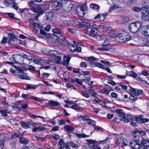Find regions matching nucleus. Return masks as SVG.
<instances>
[{"mask_svg": "<svg viewBox=\"0 0 149 149\" xmlns=\"http://www.w3.org/2000/svg\"><path fill=\"white\" fill-rule=\"evenodd\" d=\"M19 79H26L27 80H31V78H29L28 76L27 75H19Z\"/></svg>", "mask_w": 149, "mask_h": 149, "instance_id": "nucleus-30", "label": "nucleus"}, {"mask_svg": "<svg viewBox=\"0 0 149 149\" xmlns=\"http://www.w3.org/2000/svg\"><path fill=\"white\" fill-rule=\"evenodd\" d=\"M143 140V137L141 135L134 136L133 139L131 141L129 144L130 146H136L138 145L140 148Z\"/></svg>", "mask_w": 149, "mask_h": 149, "instance_id": "nucleus-3", "label": "nucleus"}, {"mask_svg": "<svg viewBox=\"0 0 149 149\" xmlns=\"http://www.w3.org/2000/svg\"><path fill=\"white\" fill-rule=\"evenodd\" d=\"M140 32L149 38V27L146 26H142L141 27Z\"/></svg>", "mask_w": 149, "mask_h": 149, "instance_id": "nucleus-8", "label": "nucleus"}, {"mask_svg": "<svg viewBox=\"0 0 149 149\" xmlns=\"http://www.w3.org/2000/svg\"><path fill=\"white\" fill-rule=\"evenodd\" d=\"M16 143L14 141H12L10 143V145L12 148H15V147Z\"/></svg>", "mask_w": 149, "mask_h": 149, "instance_id": "nucleus-64", "label": "nucleus"}, {"mask_svg": "<svg viewBox=\"0 0 149 149\" xmlns=\"http://www.w3.org/2000/svg\"><path fill=\"white\" fill-rule=\"evenodd\" d=\"M73 72L75 73H79L80 74H90V72L88 71H81L79 69H77V70H73Z\"/></svg>", "mask_w": 149, "mask_h": 149, "instance_id": "nucleus-16", "label": "nucleus"}, {"mask_svg": "<svg viewBox=\"0 0 149 149\" xmlns=\"http://www.w3.org/2000/svg\"><path fill=\"white\" fill-rule=\"evenodd\" d=\"M28 5L29 6L31 9L33 11L37 5L34 3L33 1H31L28 3Z\"/></svg>", "mask_w": 149, "mask_h": 149, "instance_id": "nucleus-21", "label": "nucleus"}, {"mask_svg": "<svg viewBox=\"0 0 149 149\" xmlns=\"http://www.w3.org/2000/svg\"><path fill=\"white\" fill-rule=\"evenodd\" d=\"M20 135V134L19 132H16L13 134L12 135V137H14L16 138L19 136Z\"/></svg>", "mask_w": 149, "mask_h": 149, "instance_id": "nucleus-49", "label": "nucleus"}, {"mask_svg": "<svg viewBox=\"0 0 149 149\" xmlns=\"http://www.w3.org/2000/svg\"><path fill=\"white\" fill-rule=\"evenodd\" d=\"M121 121H124L125 123H127L128 122L129 119L126 118L125 117H122L121 118Z\"/></svg>", "mask_w": 149, "mask_h": 149, "instance_id": "nucleus-58", "label": "nucleus"}, {"mask_svg": "<svg viewBox=\"0 0 149 149\" xmlns=\"http://www.w3.org/2000/svg\"><path fill=\"white\" fill-rule=\"evenodd\" d=\"M143 145L144 147H149V140L143 139L142 143V145Z\"/></svg>", "mask_w": 149, "mask_h": 149, "instance_id": "nucleus-29", "label": "nucleus"}, {"mask_svg": "<svg viewBox=\"0 0 149 149\" xmlns=\"http://www.w3.org/2000/svg\"><path fill=\"white\" fill-rule=\"evenodd\" d=\"M26 89H36L38 86L35 85H32L31 84H26Z\"/></svg>", "mask_w": 149, "mask_h": 149, "instance_id": "nucleus-27", "label": "nucleus"}, {"mask_svg": "<svg viewBox=\"0 0 149 149\" xmlns=\"http://www.w3.org/2000/svg\"><path fill=\"white\" fill-rule=\"evenodd\" d=\"M142 23L140 21L132 23L129 26V28L132 32L136 33L138 31H141Z\"/></svg>", "mask_w": 149, "mask_h": 149, "instance_id": "nucleus-4", "label": "nucleus"}, {"mask_svg": "<svg viewBox=\"0 0 149 149\" xmlns=\"http://www.w3.org/2000/svg\"><path fill=\"white\" fill-rule=\"evenodd\" d=\"M76 136L78 138H85L88 137V135H87L84 134H79L77 133L76 134Z\"/></svg>", "mask_w": 149, "mask_h": 149, "instance_id": "nucleus-36", "label": "nucleus"}, {"mask_svg": "<svg viewBox=\"0 0 149 149\" xmlns=\"http://www.w3.org/2000/svg\"><path fill=\"white\" fill-rule=\"evenodd\" d=\"M68 22L67 20L62 21L59 24V26L60 27L65 26L67 24Z\"/></svg>", "mask_w": 149, "mask_h": 149, "instance_id": "nucleus-33", "label": "nucleus"}, {"mask_svg": "<svg viewBox=\"0 0 149 149\" xmlns=\"http://www.w3.org/2000/svg\"><path fill=\"white\" fill-rule=\"evenodd\" d=\"M95 65L96 66L99 67L102 69H105V68L104 67V66L102 64L100 63H95Z\"/></svg>", "mask_w": 149, "mask_h": 149, "instance_id": "nucleus-46", "label": "nucleus"}, {"mask_svg": "<svg viewBox=\"0 0 149 149\" xmlns=\"http://www.w3.org/2000/svg\"><path fill=\"white\" fill-rule=\"evenodd\" d=\"M5 3H7V4H11L12 3L14 4L15 3V4H17L15 2V0H8L7 1H5Z\"/></svg>", "mask_w": 149, "mask_h": 149, "instance_id": "nucleus-48", "label": "nucleus"}, {"mask_svg": "<svg viewBox=\"0 0 149 149\" xmlns=\"http://www.w3.org/2000/svg\"><path fill=\"white\" fill-rule=\"evenodd\" d=\"M111 30V28L109 26H107L106 25H104L103 27V30L104 32H111L110 31Z\"/></svg>", "mask_w": 149, "mask_h": 149, "instance_id": "nucleus-28", "label": "nucleus"}, {"mask_svg": "<svg viewBox=\"0 0 149 149\" xmlns=\"http://www.w3.org/2000/svg\"><path fill=\"white\" fill-rule=\"evenodd\" d=\"M32 61H33L36 64H41L42 63V60H40L38 58H36L35 59H34L33 58V60Z\"/></svg>", "mask_w": 149, "mask_h": 149, "instance_id": "nucleus-42", "label": "nucleus"}, {"mask_svg": "<svg viewBox=\"0 0 149 149\" xmlns=\"http://www.w3.org/2000/svg\"><path fill=\"white\" fill-rule=\"evenodd\" d=\"M43 5H37L33 11L34 12L39 14V15H37L38 17L39 15L44 13L45 10L43 8Z\"/></svg>", "mask_w": 149, "mask_h": 149, "instance_id": "nucleus-6", "label": "nucleus"}, {"mask_svg": "<svg viewBox=\"0 0 149 149\" xmlns=\"http://www.w3.org/2000/svg\"><path fill=\"white\" fill-rule=\"evenodd\" d=\"M46 18L47 20L50 21L53 17V14L52 12H49L46 13Z\"/></svg>", "mask_w": 149, "mask_h": 149, "instance_id": "nucleus-25", "label": "nucleus"}, {"mask_svg": "<svg viewBox=\"0 0 149 149\" xmlns=\"http://www.w3.org/2000/svg\"><path fill=\"white\" fill-rule=\"evenodd\" d=\"M51 29V27L50 25L49 24H48L45 28L44 30L47 31H49Z\"/></svg>", "mask_w": 149, "mask_h": 149, "instance_id": "nucleus-59", "label": "nucleus"}, {"mask_svg": "<svg viewBox=\"0 0 149 149\" xmlns=\"http://www.w3.org/2000/svg\"><path fill=\"white\" fill-rule=\"evenodd\" d=\"M69 146L70 147H72V148H78V146L76 144L74 143L72 141H70L68 142Z\"/></svg>", "mask_w": 149, "mask_h": 149, "instance_id": "nucleus-32", "label": "nucleus"}, {"mask_svg": "<svg viewBox=\"0 0 149 149\" xmlns=\"http://www.w3.org/2000/svg\"><path fill=\"white\" fill-rule=\"evenodd\" d=\"M94 101L95 102H94V104H96L97 103H98L99 102H102V103H100V104H105L106 103V102L105 101H102L100 100V99L97 98L96 97L95 98H94Z\"/></svg>", "mask_w": 149, "mask_h": 149, "instance_id": "nucleus-35", "label": "nucleus"}, {"mask_svg": "<svg viewBox=\"0 0 149 149\" xmlns=\"http://www.w3.org/2000/svg\"><path fill=\"white\" fill-rule=\"evenodd\" d=\"M6 14L10 18L16 19V18L14 17L15 15L13 13H7Z\"/></svg>", "mask_w": 149, "mask_h": 149, "instance_id": "nucleus-62", "label": "nucleus"}, {"mask_svg": "<svg viewBox=\"0 0 149 149\" xmlns=\"http://www.w3.org/2000/svg\"><path fill=\"white\" fill-rule=\"evenodd\" d=\"M16 56H17V57L19 58L20 59L24 58L28 59L30 63V61H32V60H33V58L31 55L28 56L26 54H24L23 55H21L20 54H17L16 55Z\"/></svg>", "mask_w": 149, "mask_h": 149, "instance_id": "nucleus-10", "label": "nucleus"}, {"mask_svg": "<svg viewBox=\"0 0 149 149\" xmlns=\"http://www.w3.org/2000/svg\"><path fill=\"white\" fill-rule=\"evenodd\" d=\"M80 118L83 120H85L87 121L89 124H91L93 122V120L90 119L89 116H81Z\"/></svg>", "mask_w": 149, "mask_h": 149, "instance_id": "nucleus-13", "label": "nucleus"}, {"mask_svg": "<svg viewBox=\"0 0 149 149\" xmlns=\"http://www.w3.org/2000/svg\"><path fill=\"white\" fill-rule=\"evenodd\" d=\"M60 137V136L59 135L57 134H54V135L52 136V138L53 139H56L57 140L59 139Z\"/></svg>", "mask_w": 149, "mask_h": 149, "instance_id": "nucleus-52", "label": "nucleus"}, {"mask_svg": "<svg viewBox=\"0 0 149 149\" xmlns=\"http://www.w3.org/2000/svg\"><path fill=\"white\" fill-rule=\"evenodd\" d=\"M48 103L51 107H57L61 105L60 103L59 102L52 100H49Z\"/></svg>", "mask_w": 149, "mask_h": 149, "instance_id": "nucleus-12", "label": "nucleus"}, {"mask_svg": "<svg viewBox=\"0 0 149 149\" xmlns=\"http://www.w3.org/2000/svg\"><path fill=\"white\" fill-rule=\"evenodd\" d=\"M142 12L141 18L145 21H149V8L147 7H144Z\"/></svg>", "mask_w": 149, "mask_h": 149, "instance_id": "nucleus-5", "label": "nucleus"}, {"mask_svg": "<svg viewBox=\"0 0 149 149\" xmlns=\"http://www.w3.org/2000/svg\"><path fill=\"white\" fill-rule=\"evenodd\" d=\"M22 97L24 98H26L27 97L30 98V95L28 94H24L23 93L21 95Z\"/></svg>", "mask_w": 149, "mask_h": 149, "instance_id": "nucleus-56", "label": "nucleus"}, {"mask_svg": "<svg viewBox=\"0 0 149 149\" xmlns=\"http://www.w3.org/2000/svg\"><path fill=\"white\" fill-rule=\"evenodd\" d=\"M82 25L83 26L88 27V29H91L90 31L89 35L90 36L93 37V26H91L90 24L85 22L83 23Z\"/></svg>", "mask_w": 149, "mask_h": 149, "instance_id": "nucleus-7", "label": "nucleus"}, {"mask_svg": "<svg viewBox=\"0 0 149 149\" xmlns=\"http://www.w3.org/2000/svg\"><path fill=\"white\" fill-rule=\"evenodd\" d=\"M116 36L117 38L119 40L120 43L126 42L132 39L130 35L125 31L123 33H118Z\"/></svg>", "mask_w": 149, "mask_h": 149, "instance_id": "nucleus-2", "label": "nucleus"}, {"mask_svg": "<svg viewBox=\"0 0 149 149\" xmlns=\"http://www.w3.org/2000/svg\"><path fill=\"white\" fill-rule=\"evenodd\" d=\"M54 34H59L62 35L63 32L59 29L57 28H54L52 30Z\"/></svg>", "mask_w": 149, "mask_h": 149, "instance_id": "nucleus-23", "label": "nucleus"}, {"mask_svg": "<svg viewBox=\"0 0 149 149\" xmlns=\"http://www.w3.org/2000/svg\"><path fill=\"white\" fill-rule=\"evenodd\" d=\"M35 68L34 67H33L31 65H29L28 66V68L26 69H24L25 70H26V71H25V72L27 71H29V70H33L35 69Z\"/></svg>", "mask_w": 149, "mask_h": 149, "instance_id": "nucleus-57", "label": "nucleus"}, {"mask_svg": "<svg viewBox=\"0 0 149 149\" xmlns=\"http://www.w3.org/2000/svg\"><path fill=\"white\" fill-rule=\"evenodd\" d=\"M81 94L86 97L88 98L89 97V94L88 93L85 91H82L81 92Z\"/></svg>", "mask_w": 149, "mask_h": 149, "instance_id": "nucleus-45", "label": "nucleus"}, {"mask_svg": "<svg viewBox=\"0 0 149 149\" xmlns=\"http://www.w3.org/2000/svg\"><path fill=\"white\" fill-rule=\"evenodd\" d=\"M117 117H115L113 120L114 122H116L117 123H119L121 121V118H119V117L117 116Z\"/></svg>", "mask_w": 149, "mask_h": 149, "instance_id": "nucleus-54", "label": "nucleus"}, {"mask_svg": "<svg viewBox=\"0 0 149 149\" xmlns=\"http://www.w3.org/2000/svg\"><path fill=\"white\" fill-rule=\"evenodd\" d=\"M20 123L22 127L25 129H28L30 128V126L27 123L24 122H20Z\"/></svg>", "mask_w": 149, "mask_h": 149, "instance_id": "nucleus-26", "label": "nucleus"}, {"mask_svg": "<svg viewBox=\"0 0 149 149\" xmlns=\"http://www.w3.org/2000/svg\"><path fill=\"white\" fill-rule=\"evenodd\" d=\"M8 38H9L8 42L9 43L12 40L14 41V39H15L17 37V36H15L13 33H10L8 34Z\"/></svg>", "mask_w": 149, "mask_h": 149, "instance_id": "nucleus-22", "label": "nucleus"}, {"mask_svg": "<svg viewBox=\"0 0 149 149\" xmlns=\"http://www.w3.org/2000/svg\"><path fill=\"white\" fill-rule=\"evenodd\" d=\"M7 109H5V110H0V112L4 116H7Z\"/></svg>", "mask_w": 149, "mask_h": 149, "instance_id": "nucleus-44", "label": "nucleus"}, {"mask_svg": "<svg viewBox=\"0 0 149 149\" xmlns=\"http://www.w3.org/2000/svg\"><path fill=\"white\" fill-rule=\"evenodd\" d=\"M13 66L15 68L16 70L18 71V73L21 74H27V72H25V71H26V70H24V69H22L14 65Z\"/></svg>", "mask_w": 149, "mask_h": 149, "instance_id": "nucleus-17", "label": "nucleus"}, {"mask_svg": "<svg viewBox=\"0 0 149 149\" xmlns=\"http://www.w3.org/2000/svg\"><path fill=\"white\" fill-rule=\"evenodd\" d=\"M40 33L41 34L45 36L46 35V33L44 31V28L43 26H40Z\"/></svg>", "mask_w": 149, "mask_h": 149, "instance_id": "nucleus-37", "label": "nucleus"}, {"mask_svg": "<svg viewBox=\"0 0 149 149\" xmlns=\"http://www.w3.org/2000/svg\"><path fill=\"white\" fill-rule=\"evenodd\" d=\"M4 142L5 140L4 139H1L0 141V147L2 148L3 147Z\"/></svg>", "mask_w": 149, "mask_h": 149, "instance_id": "nucleus-53", "label": "nucleus"}, {"mask_svg": "<svg viewBox=\"0 0 149 149\" xmlns=\"http://www.w3.org/2000/svg\"><path fill=\"white\" fill-rule=\"evenodd\" d=\"M66 122L65 121V120L64 119H61L59 120L58 123L59 125H61L65 123Z\"/></svg>", "mask_w": 149, "mask_h": 149, "instance_id": "nucleus-61", "label": "nucleus"}, {"mask_svg": "<svg viewBox=\"0 0 149 149\" xmlns=\"http://www.w3.org/2000/svg\"><path fill=\"white\" fill-rule=\"evenodd\" d=\"M52 8L54 10H58L61 6V3L60 2L55 1L51 4Z\"/></svg>", "mask_w": 149, "mask_h": 149, "instance_id": "nucleus-9", "label": "nucleus"}, {"mask_svg": "<svg viewBox=\"0 0 149 149\" xmlns=\"http://www.w3.org/2000/svg\"><path fill=\"white\" fill-rule=\"evenodd\" d=\"M104 47H102L99 48L98 49L99 50L101 51H108L109 49H110L111 48H110L106 47L105 46H103Z\"/></svg>", "mask_w": 149, "mask_h": 149, "instance_id": "nucleus-40", "label": "nucleus"}, {"mask_svg": "<svg viewBox=\"0 0 149 149\" xmlns=\"http://www.w3.org/2000/svg\"><path fill=\"white\" fill-rule=\"evenodd\" d=\"M110 45V41L108 40H105L102 43V46H107Z\"/></svg>", "mask_w": 149, "mask_h": 149, "instance_id": "nucleus-43", "label": "nucleus"}, {"mask_svg": "<svg viewBox=\"0 0 149 149\" xmlns=\"http://www.w3.org/2000/svg\"><path fill=\"white\" fill-rule=\"evenodd\" d=\"M50 68V66H42L41 67L40 69V70L41 71H42V69H44V70H47L49 69Z\"/></svg>", "mask_w": 149, "mask_h": 149, "instance_id": "nucleus-47", "label": "nucleus"}, {"mask_svg": "<svg viewBox=\"0 0 149 149\" xmlns=\"http://www.w3.org/2000/svg\"><path fill=\"white\" fill-rule=\"evenodd\" d=\"M101 91V93L106 94L107 95H108L110 92V91L109 90H106L105 89L102 90Z\"/></svg>", "mask_w": 149, "mask_h": 149, "instance_id": "nucleus-55", "label": "nucleus"}, {"mask_svg": "<svg viewBox=\"0 0 149 149\" xmlns=\"http://www.w3.org/2000/svg\"><path fill=\"white\" fill-rule=\"evenodd\" d=\"M71 59V57H70L68 56H65L63 58V63L64 65H68Z\"/></svg>", "mask_w": 149, "mask_h": 149, "instance_id": "nucleus-19", "label": "nucleus"}, {"mask_svg": "<svg viewBox=\"0 0 149 149\" xmlns=\"http://www.w3.org/2000/svg\"><path fill=\"white\" fill-rule=\"evenodd\" d=\"M142 118L141 116H138V117L136 116L135 117L136 121L139 123H141Z\"/></svg>", "mask_w": 149, "mask_h": 149, "instance_id": "nucleus-39", "label": "nucleus"}, {"mask_svg": "<svg viewBox=\"0 0 149 149\" xmlns=\"http://www.w3.org/2000/svg\"><path fill=\"white\" fill-rule=\"evenodd\" d=\"M123 19L124 20L123 23L124 24H125L128 22L130 21L128 17H123Z\"/></svg>", "mask_w": 149, "mask_h": 149, "instance_id": "nucleus-50", "label": "nucleus"}, {"mask_svg": "<svg viewBox=\"0 0 149 149\" xmlns=\"http://www.w3.org/2000/svg\"><path fill=\"white\" fill-rule=\"evenodd\" d=\"M88 146L86 147V149H93V140H87Z\"/></svg>", "mask_w": 149, "mask_h": 149, "instance_id": "nucleus-18", "label": "nucleus"}, {"mask_svg": "<svg viewBox=\"0 0 149 149\" xmlns=\"http://www.w3.org/2000/svg\"><path fill=\"white\" fill-rule=\"evenodd\" d=\"M130 88L129 90L131 92L130 93V96L129 100L130 101H132V102H133L137 100L136 96L142 94L143 91L141 90H137L132 87Z\"/></svg>", "mask_w": 149, "mask_h": 149, "instance_id": "nucleus-1", "label": "nucleus"}, {"mask_svg": "<svg viewBox=\"0 0 149 149\" xmlns=\"http://www.w3.org/2000/svg\"><path fill=\"white\" fill-rule=\"evenodd\" d=\"M116 111L118 115L117 116L120 118L122 117H125V114L123 110L122 109H118Z\"/></svg>", "mask_w": 149, "mask_h": 149, "instance_id": "nucleus-14", "label": "nucleus"}, {"mask_svg": "<svg viewBox=\"0 0 149 149\" xmlns=\"http://www.w3.org/2000/svg\"><path fill=\"white\" fill-rule=\"evenodd\" d=\"M143 8V7L142 8H140L139 7H138L136 6L133 7L132 8V10H134V11L136 12H139L140 11H141V12H142V10Z\"/></svg>", "mask_w": 149, "mask_h": 149, "instance_id": "nucleus-31", "label": "nucleus"}, {"mask_svg": "<svg viewBox=\"0 0 149 149\" xmlns=\"http://www.w3.org/2000/svg\"><path fill=\"white\" fill-rule=\"evenodd\" d=\"M119 86H120L123 89L125 90H126L127 88V86L125 85L123 83H118Z\"/></svg>", "mask_w": 149, "mask_h": 149, "instance_id": "nucleus-41", "label": "nucleus"}, {"mask_svg": "<svg viewBox=\"0 0 149 149\" xmlns=\"http://www.w3.org/2000/svg\"><path fill=\"white\" fill-rule=\"evenodd\" d=\"M117 144L119 146H121L123 147L124 146H126L127 145V144L124 141V140L121 139L118 140L117 141Z\"/></svg>", "mask_w": 149, "mask_h": 149, "instance_id": "nucleus-20", "label": "nucleus"}, {"mask_svg": "<svg viewBox=\"0 0 149 149\" xmlns=\"http://www.w3.org/2000/svg\"><path fill=\"white\" fill-rule=\"evenodd\" d=\"M132 77L136 79L137 80H139L141 81H144L146 82H146V79H147L148 80H149V78L148 77H145L143 78H142L140 77L139 76L137 77V75H130Z\"/></svg>", "mask_w": 149, "mask_h": 149, "instance_id": "nucleus-11", "label": "nucleus"}, {"mask_svg": "<svg viewBox=\"0 0 149 149\" xmlns=\"http://www.w3.org/2000/svg\"><path fill=\"white\" fill-rule=\"evenodd\" d=\"M87 7L86 5L81 6L80 7V10L81 12H84L87 10Z\"/></svg>", "mask_w": 149, "mask_h": 149, "instance_id": "nucleus-38", "label": "nucleus"}, {"mask_svg": "<svg viewBox=\"0 0 149 149\" xmlns=\"http://www.w3.org/2000/svg\"><path fill=\"white\" fill-rule=\"evenodd\" d=\"M72 107L73 109L76 110H79L80 108V106L77 104L74 105L72 106Z\"/></svg>", "mask_w": 149, "mask_h": 149, "instance_id": "nucleus-60", "label": "nucleus"}, {"mask_svg": "<svg viewBox=\"0 0 149 149\" xmlns=\"http://www.w3.org/2000/svg\"><path fill=\"white\" fill-rule=\"evenodd\" d=\"M30 98L33 99L36 101H39V102L40 101L41 99L40 98L37 97H34V96H31V97L30 96Z\"/></svg>", "mask_w": 149, "mask_h": 149, "instance_id": "nucleus-63", "label": "nucleus"}, {"mask_svg": "<svg viewBox=\"0 0 149 149\" xmlns=\"http://www.w3.org/2000/svg\"><path fill=\"white\" fill-rule=\"evenodd\" d=\"M64 128L65 129L68 131L72 132L74 130L75 128L72 126L67 125L65 126Z\"/></svg>", "mask_w": 149, "mask_h": 149, "instance_id": "nucleus-24", "label": "nucleus"}, {"mask_svg": "<svg viewBox=\"0 0 149 149\" xmlns=\"http://www.w3.org/2000/svg\"><path fill=\"white\" fill-rule=\"evenodd\" d=\"M94 38H96L98 40H100L102 39L100 36L97 34V32L95 33V31L94 30Z\"/></svg>", "mask_w": 149, "mask_h": 149, "instance_id": "nucleus-34", "label": "nucleus"}, {"mask_svg": "<svg viewBox=\"0 0 149 149\" xmlns=\"http://www.w3.org/2000/svg\"><path fill=\"white\" fill-rule=\"evenodd\" d=\"M59 41L60 43L63 46L69 44L68 41L65 38H60L59 39Z\"/></svg>", "mask_w": 149, "mask_h": 149, "instance_id": "nucleus-15", "label": "nucleus"}, {"mask_svg": "<svg viewBox=\"0 0 149 149\" xmlns=\"http://www.w3.org/2000/svg\"><path fill=\"white\" fill-rule=\"evenodd\" d=\"M108 13H104L102 14V15H101V18L102 17V19H101V21L102 22L103 21H104L105 18L108 15Z\"/></svg>", "mask_w": 149, "mask_h": 149, "instance_id": "nucleus-51", "label": "nucleus"}]
</instances>
